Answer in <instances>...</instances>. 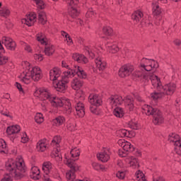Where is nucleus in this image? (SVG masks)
Listing matches in <instances>:
<instances>
[{"instance_id":"f257e3e1","label":"nucleus","mask_w":181,"mask_h":181,"mask_svg":"<svg viewBox=\"0 0 181 181\" xmlns=\"http://www.w3.org/2000/svg\"><path fill=\"white\" fill-rule=\"evenodd\" d=\"M34 95L41 100V101H46V100H48L52 107L57 110H59V111H63L66 115H73V114H74V112L71 108V103H70V100H69V98L64 97H56L52 95L48 89L45 88L36 89Z\"/></svg>"},{"instance_id":"f03ea898","label":"nucleus","mask_w":181,"mask_h":181,"mask_svg":"<svg viewBox=\"0 0 181 181\" xmlns=\"http://www.w3.org/2000/svg\"><path fill=\"white\" fill-rule=\"evenodd\" d=\"M6 169L9 174H5L1 181H12L13 177L21 179L23 176V173L26 171V165L22 157L18 156L16 160L12 158L8 159L6 162Z\"/></svg>"},{"instance_id":"7ed1b4c3","label":"nucleus","mask_w":181,"mask_h":181,"mask_svg":"<svg viewBox=\"0 0 181 181\" xmlns=\"http://www.w3.org/2000/svg\"><path fill=\"white\" fill-rule=\"evenodd\" d=\"M107 103L112 108L117 107V105H121V104L124 103V105L127 110H129V111L134 110V98L131 95H127L124 99L118 95H112L107 99Z\"/></svg>"},{"instance_id":"20e7f679","label":"nucleus","mask_w":181,"mask_h":181,"mask_svg":"<svg viewBox=\"0 0 181 181\" xmlns=\"http://www.w3.org/2000/svg\"><path fill=\"white\" fill-rule=\"evenodd\" d=\"M85 98L86 94H84L83 90H79L76 91L74 100V105L75 107L76 114L79 118H83L86 115L84 104L83 103Z\"/></svg>"},{"instance_id":"39448f33","label":"nucleus","mask_w":181,"mask_h":181,"mask_svg":"<svg viewBox=\"0 0 181 181\" xmlns=\"http://www.w3.org/2000/svg\"><path fill=\"white\" fill-rule=\"evenodd\" d=\"M142 110L143 114H146V115H153V122L155 125H159V124H162L163 122L164 118L160 110L149 106L148 105H143Z\"/></svg>"},{"instance_id":"423d86ee","label":"nucleus","mask_w":181,"mask_h":181,"mask_svg":"<svg viewBox=\"0 0 181 181\" xmlns=\"http://www.w3.org/2000/svg\"><path fill=\"white\" fill-rule=\"evenodd\" d=\"M176 90V85L173 83H170L165 84L164 86H161V88L159 90V93L154 92L151 94V98L154 101L156 100H159L162 98L163 95H172L173 93Z\"/></svg>"},{"instance_id":"0eeeda50","label":"nucleus","mask_w":181,"mask_h":181,"mask_svg":"<svg viewBox=\"0 0 181 181\" xmlns=\"http://www.w3.org/2000/svg\"><path fill=\"white\" fill-rule=\"evenodd\" d=\"M149 80H151L153 87H154V88H157L159 91L162 87L160 78L154 74H151V72L142 73L141 76H140V81H141L144 86L148 85Z\"/></svg>"},{"instance_id":"6e6552de","label":"nucleus","mask_w":181,"mask_h":181,"mask_svg":"<svg viewBox=\"0 0 181 181\" xmlns=\"http://www.w3.org/2000/svg\"><path fill=\"white\" fill-rule=\"evenodd\" d=\"M21 67L23 70H27L34 81H39L42 78V69L39 66H32L28 61H23L21 63Z\"/></svg>"},{"instance_id":"1a4fd4ad","label":"nucleus","mask_w":181,"mask_h":181,"mask_svg":"<svg viewBox=\"0 0 181 181\" xmlns=\"http://www.w3.org/2000/svg\"><path fill=\"white\" fill-rule=\"evenodd\" d=\"M76 71H65L62 74V78L56 81L55 82V88L57 91L59 93H63L67 88V83H69V78H73L74 77V73Z\"/></svg>"},{"instance_id":"9d476101","label":"nucleus","mask_w":181,"mask_h":181,"mask_svg":"<svg viewBox=\"0 0 181 181\" xmlns=\"http://www.w3.org/2000/svg\"><path fill=\"white\" fill-rule=\"evenodd\" d=\"M134 66L131 64H126L122 66L119 70V77H128V76L132 75V77L134 78H139L141 80V76H142V72L139 69H136L134 71Z\"/></svg>"},{"instance_id":"9b49d317","label":"nucleus","mask_w":181,"mask_h":181,"mask_svg":"<svg viewBox=\"0 0 181 181\" xmlns=\"http://www.w3.org/2000/svg\"><path fill=\"white\" fill-rule=\"evenodd\" d=\"M62 141V137L56 136L53 138L51 142V146L54 148L51 157L54 158L57 162H62L63 158L62 157V153L60 152V142Z\"/></svg>"},{"instance_id":"f8f14e48","label":"nucleus","mask_w":181,"mask_h":181,"mask_svg":"<svg viewBox=\"0 0 181 181\" xmlns=\"http://www.w3.org/2000/svg\"><path fill=\"white\" fill-rule=\"evenodd\" d=\"M88 101L90 104V112L95 114V115H100L101 110H100L98 107L103 104L101 97L96 94H90L88 97Z\"/></svg>"},{"instance_id":"ddd939ff","label":"nucleus","mask_w":181,"mask_h":181,"mask_svg":"<svg viewBox=\"0 0 181 181\" xmlns=\"http://www.w3.org/2000/svg\"><path fill=\"white\" fill-rule=\"evenodd\" d=\"M65 163L70 168V170L67 171L66 173V177L68 181H75L76 180V172L80 169L78 165L74 161L70 160L67 156H65Z\"/></svg>"},{"instance_id":"4468645a","label":"nucleus","mask_w":181,"mask_h":181,"mask_svg":"<svg viewBox=\"0 0 181 181\" xmlns=\"http://www.w3.org/2000/svg\"><path fill=\"white\" fill-rule=\"evenodd\" d=\"M158 67H159L158 62L153 59L143 58L140 61L139 69L141 70L140 71L141 73H149V71L153 70V69H158ZM144 70L146 72H144Z\"/></svg>"},{"instance_id":"2eb2a0df","label":"nucleus","mask_w":181,"mask_h":181,"mask_svg":"<svg viewBox=\"0 0 181 181\" xmlns=\"http://www.w3.org/2000/svg\"><path fill=\"white\" fill-rule=\"evenodd\" d=\"M119 146H121L122 149H119L118 155L120 158H125L128 155V152H134L135 148L134 146L131 144L129 141H125V139H119L117 141Z\"/></svg>"},{"instance_id":"dca6fc26","label":"nucleus","mask_w":181,"mask_h":181,"mask_svg":"<svg viewBox=\"0 0 181 181\" xmlns=\"http://www.w3.org/2000/svg\"><path fill=\"white\" fill-rule=\"evenodd\" d=\"M62 66L64 69H67V71H72L74 72V76L77 74L78 77L80 78H87V74L84 71L83 68L76 66V65H70L67 62L62 61Z\"/></svg>"},{"instance_id":"f3484780","label":"nucleus","mask_w":181,"mask_h":181,"mask_svg":"<svg viewBox=\"0 0 181 181\" xmlns=\"http://www.w3.org/2000/svg\"><path fill=\"white\" fill-rule=\"evenodd\" d=\"M83 50L88 56H89L91 59H94V57H97L98 54H100L101 52H103V47H99L98 48L93 45H85L83 47Z\"/></svg>"},{"instance_id":"a211bd4d","label":"nucleus","mask_w":181,"mask_h":181,"mask_svg":"<svg viewBox=\"0 0 181 181\" xmlns=\"http://www.w3.org/2000/svg\"><path fill=\"white\" fill-rule=\"evenodd\" d=\"M66 4L69 5L68 8L69 15L71 18H77V16L80 14V11L77 9V5H78V0H66Z\"/></svg>"},{"instance_id":"6ab92c4d","label":"nucleus","mask_w":181,"mask_h":181,"mask_svg":"<svg viewBox=\"0 0 181 181\" xmlns=\"http://www.w3.org/2000/svg\"><path fill=\"white\" fill-rule=\"evenodd\" d=\"M49 78L52 81H58L59 80H62L63 78V76H62V70L59 67H54V69L49 71Z\"/></svg>"},{"instance_id":"aec40b11","label":"nucleus","mask_w":181,"mask_h":181,"mask_svg":"<svg viewBox=\"0 0 181 181\" xmlns=\"http://www.w3.org/2000/svg\"><path fill=\"white\" fill-rule=\"evenodd\" d=\"M21 132V126L18 124L11 125L7 127L6 134L8 136H11V141H13L16 138V134Z\"/></svg>"},{"instance_id":"412c9836","label":"nucleus","mask_w":181,"mask_h":181,"mask_svg":"<svg viewBox=\"0 0 181 181\" xmlns=\"http://www.w3.org/2000/svg\"><path fill=\"white\" fill-rule=\"evenodd\" d=\"M1 43L4 45L8 50H15L16 47V43L9 37H3L1 38Z\"/></svg>"},{"instance_id":"4be33fe9","label":"nucleus","mask_w":181,"mask_h":181,"mask_svg":"<svg viewBox=\"0 0 181 181\" xmlns=\"http://www.w3.org/2000/svg\"><path fill=\"white\" fill-rule=\"evenodd\" d=\"M106 50L107 53L115 54V53H118L119 47H118V45L117 44V42L110 40L106 44Z\"/></svg>"},{"instance_id":"5701e85b","label":"nucleus","mask_w":181,"mask_h":181,"mask_svg":"<svg viewBox=\"0 0 181 181\" xmlns=\"http://www.w3.org/2000/svg\"><path fill=\"white\" fill-rule=\"evenodd\" d=\"M22 23L24 25H27V26H33L36 22V15L35 13H30V14L27 15L25 18L21 20Z\"/></svg>"},{"instance_id":"b1692460","label":"nucleus","mask_w":181,"mask_h":181,"mask_svg":"<svg viewBox=\"0 0 181 181\" xmlns=\"http://www.w3.org/2000/svg\"><path fill=\"white\" fill-rule=\"evenodd\" d=\"M66 156H67L69 160H71V162H74L75 160H77V159H78V157L80 156V149L76 147L71 149L69 155L65 154L64 163H66Z\"/></svg>"},{"instance_id":"393cba45","label":"nucleus","mask_w":181,"mask_h":181,"mask_svg":"<svg viewBox=\"0 0 181 181\" xmlns=\"http://www.w3.org/2000/svg\"><path fill=\"white\" fill-rule=\"evenodd\" d=\"M19 78L24 84H30V83H32V80H33L27 69H24L23 73L19 76Z\"/></svg>"},{"instance_id":"a878e982","label":"nucleus","mask_w":181,"mask_h":181,"mask_svg":"<svg viewBox=\"0 0 181 181\" xmlns=\"http://www.w3.org/2000/svg\"><path fill=\"white\" fill-rule=\"evenodd\" d=\"M110 155H111L110 149L105 148L97 155V158L99 160H101V162H108V160H110Z\"/></svg>"},{"instance_id":"bb28decb","label":"nucleus","mask_w":181,"mask_h":181,"mask_svg":"<svg viewBox=\"0 0 181 181\" xmlns=\"http://www.w3.org/2000/svg\"><path fill=\"white\" fill-rule=\"evenodd\" d=\"M125 162L126 163H128L129 166L132 169H137V168H139V161L138 160V158L134 156L127 157Z\"/></svg>"},{"instance_id":"cd10ccee","label":"nucleus","mask_w":181,"mask_h":181,"mask_svg":"<svg viewBox=\"0 0 181 181\" xmlns=\"http://www.w3.org/2000/svg\"><path fill=\"white\" fill-rule=\"evenodd\" d=\"M72 58L78 63H82L83 64L88 63V59L83 54L75 53L73 54Z\"/></svg>"},{"instance_id":"c85d7f7f","label":"nucleus","mask_w":181,"mask_h":181,"mask_svg":"<svg viewBox=\"0 0 181 181\" xmlns=\"http://www.w3.org/2000/svg\"><path fill=\"white\" fill-rule=\"evenodd\" d=\"M169 142H172L174 146H177V145H180V136L176 133H170L168 136Z\"/></svg>"},{"instance_id":"c756f323","label":"nucleus","mask_w":181,"mask_h":181,"mask_svg":"<svg viewBox=\"0 0 181 181\" xmlns=\"http://www.w3.org/2000/svg\"><path fill=\"white\" fill-rule=\"evenodd\" d=\"M30 176L31 179L34 180H39L42 175H40V170L37 166H33L31 168V171L30 173Z\"/></svg>"},{"instance_id":"7c9ffc66","label":"nucleus","mask_w":181,"mask_h":181,"mask_svg":"<svg viewBox=\"0 0 181 181\" xmlns=\"http://www.w3.org/2000/svg\"><path fill=\"white\" fill-rule=\"evenodd\" d=\"M95 62L98 70H104L107 66V62L100 55L95 59Z\"/></svg>"},{"instance_id":"2f4dec72","label":"nucleus","mask_w":181,"mask_h":181,"mask_svg":"<svg viewBox=\"0 0 181 181\" xmlns=\"http://www.w3.org/2000/svg\"><path fill=\"white\" fill-rule=\"evenodd\" d=\"M47 144V140L46 139L40 140L37 143V151L38 152H45V151L49 148Z\"/></svg>"},{"instance_id":"473e14b6","label":"nucleus","mask_w":181,"mask_h":181,"mask_svg":"<svg viewBox=\"0 0 181 181\" xmlns=\"http://www.w3.org/2000/svg\"><path fill=\"white\" fill-rule=\"evenodd\" d=\"M71 87L73 90H80L83 87V81L78 78H74L71 82Z\"/></svg>"},{"instance_id":"72a5a7b5","label":"nucleus","mask_w":181,"mask_h":181,"mask_svg":"<svg viewBox=\"0 0 181 181\" xmlns=\"http://www.w3.org/2000/svg\"><path fill=\"white\" fill-rule=\"evenodd\" d=\"M66 122V117L64 116H57L54 119H52V125L54 127H62Z\"/></svg>"},{"instance_id":"f704fd0d","label":"nucleus","mask_w":181,"mask_h":181,"mask_svg":"<svg viewBox=\"0 0 181 181\" xmlns=\"http://www.w3.org/2000/svg\"><path fill=\"white\" fill-rule=\"evenodd\" d=\"M36 40L42 45H47V43H49V40L46 37V35L42 32L37 33Z\"/></svg>"},{"instance_id":"c9c22d12","label":"nucleus","mask_w":181,"mask_h":181,"mask_svg":"<svg viewBox=\"0 0 181 181\" xmlns=\"http://www.w3.org/2000/svg\"><path fill=\"white\" fill-rule=\"evenodd\" d=\"M54 168H53V165L52 164V163H50V162H45L42 164V170H43V172L45 173L44 175L49 176V174L50 173V172L52 171V170Z\"/></svg>"},{"instance_id":"e433bc0d","label":"nucleus","mask_w":181,"mask_h":181,"mask_svg":"<svg viewBox=\"0 0 181 181\" xmlns=\"http://www.w3.org/2000/svg\"><path fill=\"white\" fill-rule=\"evenodd\" d=\"M144 13L141 11H136L132 14V19H133L134 23H139L142 21Z\"/></svg>"},{"instance_id":"4c0bfd02","label":"nucleus","mask_w":181,"mask_h":181,"mask_svg":"<svg viewBox=\"0 0 181 181\" xmlns=\"http://www.w3.org/2000/svg\"><path fill=\"white\" fill-rule=\"evenodd\" d=\"M45 46V56H52L53 53H54V46L52 44H49V42L47 45H44Z\"/></svg>"},{"instance_id":"58836bf2","label":"nucleus","mask_w":181,"mask_h":181,"mask_svg":"<svg viewBox=\"0 0 181 181\" xmlns=\"http://www.w3.org/2000/svg\"><path fill=\"white\" fill-rule=\"evenodd\" d=\"M113 114L117 118H122L125 115V111L122 107H117L114 109Z\"/></svg>"},{"instance_id":"ea45409f","label":"nucleus","mask_w":181,"mask_h":181,"mask_svg":"<svg viewBox=\"0 0 181 181\" xmlns=\"http://www.w3.org/2000/svg\"><path fill=\"white\" fill-rule=\"evenodd\" d=\"M116 134L117 136H120L121 138H124L127 136V138H129L131 136V132L125 129H120L116 132Z\"/></svg>"},{"instance_id":"a19ab883","label":"nucleus","mask_w":181,"mask_h":181,"mask_svg":"<svg viewBox=\"0 0 181 181\" xmlns=\"http://www.w3.org/2000/svg\"><path fill=\"white\" fill-rule=\"evenodd\" d=\"M153 6V13L156 16H159L160 13H162V9L160 7H159V5H158V3L153 1L152 4Z\"/></svg>"},{"instance_id":"79ce46f5","label":"nucleus","mask_w":181,"mask_h":181,"mask_svg":"<svg viewBox=\"0 0 181 181\" xmlns=\"http://www.w3.org/2000/svg\"><path fill=\"white\" fill-rule=\"evenodd\" d=\"M49 177H53L54 179H57V180H62L60 178V175L59 174V171L56 168H52V171L48 174Z\"/></svg>"},{"instance_id":"37998d69","label":"nucleus","mask_w":181,"mask_h":181,"mask_svg":"<svg viewBox=\"0 0 181 181\" xmlns=\"http://www.w3.org/2000/svg\"><path fill=\"white\" fill-rule=\"evenodd\" d=\"M92 168L98 171L104 172L105 170V167L104 165L95 162L92 163Z\"/></svg>"},{"instance_id":"c03bdc74","label":"nucleus","mask_w":181,"mask_h":181,"mask_svg":"<svg viewBox=\"0 0 181 181\" xmlns=\"http://www.w3.org/2000/svg\"><path fill=\"white\" fill-rule=\"evenodd\" d=\"M38 19L39 21L42 23V25H45L46 22H47V18H46V13L44 11H40L38 14Z\"/></svg>"},{"instance_id":"a18cd8bd","label":"nucleus","mask_w":181,"mask_h":181,"mask_svg":"<svg viewBox=\"0 0 181 181\" xmlns=\"http://www.w3.org/2000/svg\"><path fill=\"white\" fill-rule=\"evenodd\" d=\"M128 127L132 129H139V124H138V122L135 119H132L130 122H129Z\"/></svg>"},{"instance_id":"49530a36","label":"nucleus","mask_w":181,"mask_h":181,"mask_svg":"<svg viewBox=\"0 0 181 181\" xmlns=\"http://www.w3.org/2000/svg\"><path fill=\"white\" fill-rule=\"evenodd\" d=\"M68 131H76V122L74 120H69L66 123Z\"/></svg>"},{"instance_id":"de8ad7c7","label":"nucleus","mask_w":181,"mask_h":181,"mask_svg":"<svg viewBox=\"0 0 181 181\" xmlns=\"http://www.w3.org/2000/svg\"><path fill=\"white\" fill-rule=\"evenodd\" d=\"M2 52V51L0 50V66H4V64H6L8 63V60H9V58L8 57L4 56Z\"/></svg>"},{"instance_id":"09e8293b","label":"nucleus","mask_w":181,"mask_h":181,"mask_svg":"<svg viewBox=\"0 0 181 181\" xmlns=\"http://www.w3.org/2000/svg\"><path fill=\"white\" fill-rule=\"evenodd\" d=\"M136 177L138 181H146V179L145 178V174L141 170H138L136 172Z\"/></svg>"},{"instance_id":"8fccbe9b","label":"nucleus","mask_w":181,"mask_h":181,"mask_svg":"<svg viewBox=\"0 0 181 181\" xmlns=\"http://www.w3.org/2000/svg\"><path fill=\"white\" fill-rule=\"evenodd\" d=\"M35 121L37 124H42L45 121V117L42 113H37L35 116Z\"/></svg>"},{"instance_id":"3c124183","label":"nucleus","mask_w":181,"mask_h":181,"mask_svg":"<svg viewBox=\"0 0 181 181\" xmlns=\"http://www.w3.org/2000/svg\"><path fill=\"white\" fill-rule=\"evenodd\" d=\"M11 11L8 9L6 7H4L0 9V16H3L4 18L8 17L10 15Z\"/></svg>"},{"instance_id":"603ef678","label":"nucleus","mask_w":181,"mask_h":181,"mask_svg":"<svg viewBox=\"0 0 181 181\" xmlns=\"http://www.w3.org/2000/svg\"><path fill=\"white\" fill-rule=\"evenodd\" d=\"M33 58L35 62L40 63V62H43L44 57L40 52H35L33 55Z\"/></svg>"},{"instance_id":"864d4df0","label":"nucleus","mask_w":181,"mask_h":181,"mask_svg":"<svg viewBox=\"0 0 181 181\" xmlns=\"http://www.w3.org/2000/svg\"><path fill=\"white\" fill-rule=\"evenodd\" d=\"M103 32L106 36H111L112 35V28L110 26H105L103 28Z\"/></svg>"},{"instance_id":"5fc2aeb1","label":"nucleus","mask_w":181,"mask_h":181,"mask_svg":"<svg viewBox=\"0 0 181 181\" xmlns=\"http://www.w3.org/2000/svg\"><path fill=\"white\" fill-rule=\"evenodd\" d=\"M6 148H8V146L6 145L5 140L0 139V152H5Z\"/></svg>"},{"instance_id":"6e6d98bb","label":"nucleus","mask_w":181,"mask_h":181,"mask_svg":"<svg viewBox=\"0 0 181 181\" xmlns=\"http://www.w3.org/2000/svg\"><path fill=\"white\" fill-rule=\"evenodd\" d=\"M39 9H45L46 4L42 0H33Z\"/></svg>"},{"instance_id":"4d7b16f0","label":"nucleus","mask_w":181,"mask_h":181,"mask_svg":"<svg viewBox=\"0 0 181 181\" xmlns=\"http://www.w3.org/2000/svg\"><path fill=\"white\" fill-rule=\"evenodd\" d=\"M125 175H127V170H119L116 173L117 177H118V179H121V180L125 178Z\"/></svg>"},{"instance_id":"13d9d810","label":"nucleus","mask_w":181,"mask_h":181,"mask_svg":"<svg viewBox=\"0 0 181 181\" xmlns=\"http://www.w3.org/2000/svg\"><path fill=\"white\" fill-rule=\"evenodd\" d=\"M15 86L16 88H18L21 95H25V94H26V92L25 91V90H23V88H22V85H21V83L16 82Z\"/></svg>"},{"instance_id":"bf43d9fd","label":"nucleus","mask_w":181,"mask_h":181,"mask_svg":"<svg viewBox=\"0 0 181 181\" xmlns=\"http://www.w3.org/2000/svg\"><path fill=\"white\" fill-rule=\"evenodd\" d=\"M21 141L23 143V144H26V142H28L29 141V137L28 136V134H26L25 132H23L21 134Z\"/></svg>"},{"instance_id":"052dcab7","label":"nucleus","mask_w":181,"mask_h":181,"mask_svg":"<svg viewBox=\"0 0 181 181\" xmlns=\"http://www.w3.org/2000/svg\"><path fill=\"white\" fill-rule=\"evenodd\" d=\"M95 15L94 10L93 8H88L86 12V18H93Z\"/></svg>"},{"instance_id":"680f3d73","label":"nucleus","mask_w":181,"mask_h":181,"mask_svg":"<svg viewBox=\"0 0 181 181\" xmlns=\"http://www.w3.org/2000/svg\"><path fill=\"white\" fill-rule=\"evenodd\" d=\"M117 168H120V169H124V168H126L125 165V161L122 160H118L117 163Z\"/></svg>"},{"instance_id":"e2e57ef3","label":"nucleus","mask_w":181,"mask_h":181,"mask_svg":"<svg viewBox=\"0 0 181 181\" xmlns=\"http://www.w3.org/2000/svg\"><path fill=\"white\" fill-rule=\"evenodd\" d=\"M24 49L25 52H28V53H32L33 52L32 47L27 43H24Z\"/></svg>"},{"instance_id":"0e129e2a","label":"nucleus","mask_w":181,"mask_h":181,"mask_svg":"<svg viewBox=\"0 0 181 181\" xmlns=\"http://www.w3.org/2000/svg\"><path fill=\"white\" fill-rule=\"evenodd\" d=\"M175 152L177 155H179L180 156H181V143L177 146H175Z\"/></svg>"},{"instance_id":"69168bd1","label":"nucleus","mask_w":181,"mask_h":181,"mask_svg":"<svg viewBox=\"0 0 181 181\" xmlns=\"http://www.w3.org/2000/svg\"><path fill=\"white\" fill-rule=\"evenodd\" d=\"M141 24L142 26H151L152 25V23H151V21H149V20H147L146 21H145V20H143L141 21Z\"/></svg>"},{"instance_id":"338daca9","label":"nucleus","mask_w":181,"mask_h":181,"mask_svg":"<svg viewBox=\"0 0 181 181\" xmlns=\"http://www.w3.org/2000/svg\"><path fill=\"white\" fill-rule=\"evenodd\" d=\"M64 42H66L68 46H71L73 45V40L70 35L66 39H64Z\"/></svg>"},{"instance_id":"774afa93","label":"nucleus","mask_w":181,"mask_h":181,"mask_svg":"<svg viewBox=\"0 0 181 181\" xmlns=\"http://www.w3.org/2000/svg\"><path fill=\"white\" fill-rule=\"evenodd\" d=\"M6 26L7 29H11V28H13V24L11 22V21H6Z\"/></svg>"}]
</instances>
